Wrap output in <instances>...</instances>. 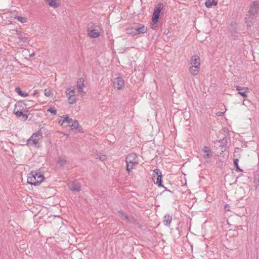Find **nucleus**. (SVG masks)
<instances>
[{
    "label": "nucleus",
    "instance_id": "1",
    "mask_svg": "<svg viewBox=\"0 0 259 259\" xmlns=\"http://www.w3.org/2000/svg\"><path fill=\"white\" fill-rule=\"evenodd\" d=\"M44 175L36 171H32L29 173L27 177V183L33 186H38L44 181Z\"/></svg>",
    "mask_w": 259,
    "mask_h": 259
},
{
    "label": "nucleus",
    "instance_id": "2",
    "mask_svg": "<svg viewBox=\"0 0 259 259\" xmlns=\"http://www.w3.org/2000/svg\"><path fill=\"white\" fill-rule=\"evenodd\" d=\"M44 127L40 128L37 132L33 133L31 136L26 141V144L31 146L39 147L38 141L42 139V131Z\"/></svg>",
    "mask_w": 259,
    "mask_h": 259
},
{
    "label": "nucleus",
    "instance_id": "3",
    "mask_svg": "<svg viewBox=\"0 0 259 259\" xmlns=\"http://www.w3.org/2000/svg\"><path fill=\"white\" fill-rule=\"evenodd\" d=\"M162 173L161 170L159 169L156 168L153 170V174L152 176V179L154 182V183L156 184L158 187H163L164 188L165 191H169L171 192L170 190H166V188H165L163 185L162 184Z\"/></svg>",
    "mask_w": 259,
    "mask_h": 259
},
{
    "label": "nucleus",
    "instance_id": "4",
    "mask_svg": "<svg viewBox=\"0 0 259 259\" xmlns=\"http://www.w3.org/2000/svg\"><path fill=\"white\" fill-rule=\"evenodd\" d=\"M163 8V5L161 3H159L154 8L153 14L152 21L153 23L157 24L160 16V14L161 10Z\"/></svg>",
    "mask_w": 259,
    "mask_h": 259
},
{
    "label": "nucleus",
    "instance_id": "5",
    "mask_svg": "<svg viewBox=\"0 0 259 259\" xmlns=\"http://www.w3.org/2000/svg\"><path fill=\"white\" fill-rule=\"evenodd\" d=\"M118 213L123 220L126 221L128 223L135 224L137 223L136 219L133 216L127 215L123 210H119Z\"/></svg>",
    "mask_w": 259,
    "mask_h": 259
},
{
    "label": "nucleus",
    "instance_id": "6",
    "mask_svg": "<svg viewBox=\"0 0 259 259\" xmlns=\"http://www.w3.org/2000/svg\"><path fill=\"white\" fill-rule=\"evenodd\" d=\"M258 10L259 2L257 1H254L250 5L248 13L250 15L256 16L258 14Z\"/></svg>",
    "mask_w": 259,
    "mask_h": 259
},
{
    "label": "nucleus",
    "instance_id": "7",
    "mask_svg": "<svg viewBox=\"0 0 259 259\" xmlns=\"http://www.w3.org/2000/svg\"><path fill=\"white\" fill-rule=\"evenodd\" d=\"M124 85V81L121 77H118L114 79L113 85L117 90H121Z\"/></svg>",
    "mask_w": 259,
    "mask_h": 259
},
{
    "label": "nucleus",
    "instance_id": "8",
    "mask_svg": "<svg viewBox=\"0 0 259 259\" xmlns=\"http://www.w3.org/2000/svg\"><path fill=\"white\" fill-rule=\"evenodd\" d=\"M126 163H138V158L136 154L131 153L128 154L125 158Z\"/></svg>",
    "mask_w": 259,
    "mask_h": 259
},
{
    "label": "nucleus",
    "instance_id": "9",
    "mask_svg": "<svg viewBox=\"0 0 259 259\" xmlns=\"http://www.w3.org/2000/svg\"><path fill=\"white\" fill-rule=\"evenodd\" d=\"M134 28L136 29L135 31H136V33H134L135 34L144 33L147 31V28L142 24L138 23Z\"/></svg>",
    "mask_w": 259,
    "mask_h": 259
},
{
    "label": "nucleus",
    "instance_id": "10",
    "mask_svg": "<svg viewBox=\"0 0 259 259\" xmlns=\"http://www.w3.org/2000/svg\"><path fill=\"white\" fill-rule=\"evenodd\" d=\"M202 152L204 153V154L203 155V157L205 159L210 158L212 154V151L210 148L206 146L203 147V148L202 149Z\"/></svg>",
    "mask_w": 259,
    "mask_h": 259
},
{
    "label": "nucleus",
    "instance_id": "11",
    "mask_svg": "<svg viewBox=\"0 0 259 259\" xmlns=\"http://www.w3.org/2000/svg\"><path fill=\"white\" fill-rule=\"evenodd\" d=\"M14 113L16 115V116L18 118H20L21 120L23 121H26L28 119V115L26 114H24L22 111H19L17 110V108L14 109Z\"/></svg>",
    "mask_w": 259,
    "mask_h": 259
},
{
    "label": "nucleus",
    "instance_id": "12",
    "mask_svg": "<svg viewBox=\"0 0 259 259\" xmlns=\"http://www.w3.org/2000/svg\"><path fill=\"white\" fill-rule=\"evenodd\" d=\"M69 189L72 191L79 192L81 190V186L79 183L73 181L69 186Z\"/></svg>",
    "mask_w": 259,
    "mask_h": 259
},
{
    "label": "nucleus",
    "instance_id": "13",
    "mask_svg": "<svg viewBox=\"0 0 259 259\" xmlns=\"http://www.w3.org/2000/svg\"><path fill=\"white\" fill-rule=\"evenodd\" d=\"M189 64L192 65V66H200V61L199 57L197 55L192 56L190 59Z\"/></svg>",
    "mask_w": 259,
    "mask_h": 259
},
{
    "label": "nucleus",
    "instance_id": "14",
    "mask_svg": "<svg viewBox=\"0 0 259 259\" xmlns=\"http://www.w3.org/2000/svg\"><path fill=\"white\" fill-rule=\"evenodd\" d=\"M73 119L69 117L68 115L61 116V119L59 121V123L62 125L64 122H66L70 125L72 122Z\"/></svg>",
    "mask_w": 259,
    "mask_h": 259
},
{
    "label": "nucleus",
    "instance_id": "15",
    "mask_svg": "<svg viewBox=\"0 0 259 259\" xmlns=\"http://www.w3.org/2000/svg\"><path fill=\"white\" fill-rule=\"evenodd\" d=\"M88 34L91 38H97L100 35V32L97 29L88 30Z\"/></svg>",
    "mask_w": 259,
    "mask_h": 259
},
{
    "label": "nucleus",
    "instance_id": "16",
    "mask_svg": "<svg viewBox=\"0 0 259 259\" xmlns=\"http://www.w3.org/2000/svg\"><path fill=\"white\" fill-rule=\"evenodd\" d=\"M172 221V216L166 214L163 217V223L166 226H169Z\"/></svg>",
    "mask_w": 259,
    "mask_h": 259
},
{
    "label": "nucleus",
    "instance_id": "17",
    "mask_svg": "<svg viewBox=\"0 0 259 259\" xmlns=\"http://www.w3.org/2000/svg\"><path fill=\"white\" fill-rule=\"evenodd\" d=\"M200 69V66H191L189 67V72L190 73L195 76L198 74Z\"/></svg>",
    "mask_w": 259,
    "mask_h": 259
},
{
    "label": "nucleus",
    "instance_id": "18",
    "mask_svg": "<svg viewBox=\"0 0 259 259\" xmlns=\"http://www.w3.org/2000/svg\"><path fill=\"white\" fill-rule=\"evenodd\" d=\"M85 87L84 80L82 78H79L77 80V88L78 92H82L83 89Z\"/></svg>",
    "mask_w": 259,
    "mask_h": 259
},
{
    "label": "nucleus",
    "instance_id": "19",
    "mask_svg": "<svg viewBox=\"0 0 259 259\" xmlns=\"http://www.w3.org/2000/svg\"><path fill=\"white\" fill-rule=\"evenodd\" d=\"M45 1L50 6L53 8H57L60 5L59 0H45Z\"/></svg>",
    "mask_w": 259,
    "mask_h": 259
},
{
    "label": "nucleus",
    "instance_id": "20",
    "mask_svg": "<svg viewBox=\"0 0 259 259\" xmlns=\"http://www.w3.org/2000/svg\"><path fill=\"white\" fill-rule=\"evenodd\" d=\"M255 17V16L250 15L249 14L248 17H246L245 18V23L247 24V26L250 27L251 25H252Z\"/></svg>",
    "mask_w": 259,
    "mask_h": 259
},
{
    "label": "nucleus",
    "instance_id": "21",
    "mask_svg": "<svg viewBox=\"0 0 259 259\" xmlns=\"http://www.w3.org/2000/svg\"><path fill=\"white\" fill-rule=\"evenodd\" d=\"M15 91L19 96L22 97H26L28 96V94L27 93L23 92L19 87H17L15 88Z\"/></svg>",
    "mask_w": 259,
    "mask_h": 259
},
{
    "label": "nucleus",
    "instance_id": "22",
    "mask_svg": "<svg viewBox=\"0 0 259 259\" xmlns=\"http://www.w3.org/2000/svg\"><path fill=\"white\" fill-rule=\"evenodd\" d=\"M25 105V104L22 102H18L15 105L14 109L17 108V110L22 111H23Z\"/></svg>",
    "mask_w": 259,
    "mask_h": 259
},
{
    "label": "nucleus",
    "instance_id": "23",
    "mask_svg": "<svg viewBox=\"0 0 259 259\" xmlns=\"http://www.w3.org/2000/svg\"><path fill=\"white\" fill-rule=\"evenodd\" d=\"M242 89L244 90L243 92H239L238 93V94L241 95L243 98H246L247 97V93L249 92L248 88L247 87H243Z\"/></svg>",
    "mask_w": 259,
    "mask_h": 259
},
{
    "label": "nucleus",
    "instance_id": "24",
    "mask_svg": "<svg viewBox=\"0 0 259 259\" xmlns=\"http://www.w3.org/2000/svg\"><path fill=\"white\" fill-rule=\"evenodd\" d=\"M66 93L67 95V96H75V90L74 89L71 88H68L66 90Z\"/></svg>",
    "mask_w": 259,
    "mask_h": 259
},
{
    "label": "nucleus",
    "instance_id": "25",
    "mask_svg": "<svg viewBox=\"0 0 259 259\" xmlns=\"http://www.w3.org/2000/svg\"><path fill=\"white\" fill-rule=\"evenodd\" d=\"M227 139L226 137H225V138H223L222 140H220L219 141H218V142L219 143H221V145H220V146L222 147V150L223 148L225 149L226 148L227 143Z\"/></svg>",
    "mask_w": 259,
    "mask_h": 259
},
{
    "label": "nucleus",
    "instance_id": "26",
    "mask_svg": "<svg viewBox=\"0 0 259 259\" xmlns=\"http://www.w3.org/2000/svg\"><path fill=\"white\" fill-rule=\"evenodd\" d=\"M138 163H126V170L130 174L131 170L134 168V167L137 165Z\"/></svg>",
    "mask_w": 259,
    "mask_h": 259
},
{
    "label": "nucleus",
    "instance_id": "27",
    "mask_svg": "<svg viewBox=\"0 0 259 259\" xmlns=\"http://www.w3.org/2000/svg\"><path fill=\"white\" fill-rule=\"evenodd\" d=\"M71 130H75L78 127L79 123L76 120H72V122L69 125Z\"/></svg>",
    "mask_w": 259,
    "mask_h": 259
},
{
    "label": "nucleus",
    "instance_id": "28",
    "mask_svg": "<svg viewBox=\"0 0 259 259\" xmlns=\"http://www.w3.org/2000/svg\"><path fill=\"white\" fill-rule=\"evenodd\" d=\"M217 2L215 1H206L205 5L207 8H210L212 6H216L217 5Z\"/></svg>",
    "mask_w": 259,
    "mask_h": 259
},
{
    "label": "nucleus",
    "instance_id": "29",
    "mask_svg": "<svg viewBox=\"0 0 259 259\" xmlns=\"http://www.w3.org/2000/svg\"><path fill=\"white\" fill-rule=\"evenodd\" d=\"M253 183L255 185V188H257L259 186V174L254 176Z\"/></svg>",
    "mask_w": 259,
    "mask_h": 259
},
{
    "label": "nucleus",
    "instance_id": "30",
    "mask_svg": "<svg viewBox=\"0 0 259 259\" xmlns=\"http://www.w3.org/2000/svg\"><path fill=\"white\" fill-rule=\"evenodd\" d=\"M136 29H135L134 27H132L130 28H128L126 29V33L131 34L132 36H135L137 34H135L134 33H136V31H135Z\"/></svg>",
    "mask_w": 259,
    "mask_h": 259
},
{
    "label": "nucleus",
    "instance_id": "31",
    "mask_svg": "<svg viewBox=\"0 0 259 259\" xmlns=\"http://www.w3.org/2000/svg\"><path fill=\"white\" fill-rule=\"evenodd\" d=\"M18 39L19 40L20 42H22L25 43L27 42L28 39L27 37H23L20 33H18Z\"/></svg>",
    "mask_w": 259,
    "mask_h": 259
},
{
    "label": "nucleus",
    "instance_id": "32",
    "mask_svg": "<svg viewBox=\"0 0 259 259\" xmlns=\"http://www.w3.org/2000/svg\"><path fill=\"white\" fill-rule=\"evenodd\" d=\"M68 103L70 104H73L76 103V99L75 96H67Z\"/></svg>",
    "mask_w": 259,
    "mask_h": 259
},
{
    "label": "nucleus",
    "instance_id": "33",
    "mask_svg": "<svg viewBox=\"0 0 259 259\" xmlns=\"http://www.w3.org/2000/svg\"><path fill=\"white\" fill-rule=\"evenodd\" d=\"M238 161H239V160L238 159H235L234 160V166L235 167V169L236 171H242L243 170L242 169H241L239 166Z\"/></svg>",
    "mask_w": 259,
    "mask_h": 259
},
{
    "label": "nucleus",
    "instance_id": "34",
    "mask_svg": "<svg viewBox=\"0 0 259 259\" xmlns=\"http://www.w3.org/2000/svg\"><path fill=\"white\" fill-rule=\"evenodd\" d=\"M66 160L62 157H59V160H58V163L61 166H63L66 163Z\"/></svg>",
    "mask_w": 259,
    "mask_h": 259
},
{
    "label": "nucleus",
    "instance_id": "35",
    "mask_svg": "<svg viewBox=\"0 0 259 259\" xmlns=\"http://www.w3.org/2000/svg\"><path fill=\"white\" fill-rule=\"evenodd\" d=\"M16 19L22 23H24L27 21L25 18L21 16H18Z\"/></svg>",
    "mask_w": 259,
    "mask_h": 259
},
{
    "label": "nucleus",
    "instance_id": "36",
    "mask_svg": "<svg viewBox=\"0 0 259 259\" xmlns=\"http://www.w3.org/2000/svg\"><path fill=\"white\" fill-rule=\"evenodd\" d=\"M45 95L47 97H50L52 94V91L50 90L45 89L44 91Z\"/></svg>",
    "mask_w": 259,
    "mask_h": 259
},
{
    "label": "nucleus",
    "instance_id": "37",
    "mask_svg": "<svg viewBox=\"0 0 259 259\" xmlns=\"http://www.w3.org/2000/svg\"><path fill=\"white\" fill-rule=\"evenodd\" d=\"M47 112H51L55 115L56 114L57 110L55 108H51L47 110Z\"/></svg>",
    "mask_w": 259,
    "mask_h": 259
},
{
    "label": "nucleus",
    "instance_id": "38",
    "mask_svg": "<svg viewBox=\"0 0 259 259\" xmlns=\"http://www.w3.org/2000/svg\"><path fill=\"white\" fill-rule=\"evenodd\" d=\"M97 159H99V160L104 161L107 159V157L105 155H102L97 157Z\"/></svg>",
    "mask_w": 259,
    "mask_h": 259
},
{
    "label": "nucleus",
    "instance_id": "39",
    "mask_svg": "<svg viewBox=\"0 0 259 259\" xmlns=\"http://www.w3.org/2000/svg\"><path fill=\"white\" fill-rule=\"evenodd\" d=\"M224 208L226 211H230V206L229 204H226L224 206Z\"/></svg>",
    "mask_w": 259,
    "mask_h": 259
},
{
    "label": "nucleus",
    "instance_id": "40",
    "mask_svg": "<svg viewBox=\"0 0 259 259\" xmlns=\"http://www.w3.org/2000/svg\"><path fill=\"white\" fill-rule=\"evenodd\" d=\"M242 88L243 87H240V86H238V85H237L236 87V90H237V91L243 90V89H242Z\"/></svg>",
    "mask_w": 259,
    "mask_h": 259
},
{
    "label": "nucleus",
    "instance_id": "41",
    "mask_svg": "<svg viewBox=\"0 0 259 259\" xmlns=\"http://www.w3.org/2000/svg\"><path fill=\"white\" fill-rule=\"evenodd\" d=\"M224 112H219L217 114L218 116H222L224 114Z\"/></svg>",
    "mask_w": 259,
    "mask_h": 259
},
{
    "label": "nucleus",
    "instance_id": "42",
    "mask_svg": "<svg viewBox=\"0 0 259 259\" xmlns=\"http://www.w3.org/2000/svg\"><path fill=\"white\" fill-rule=\"evenodd\" d=\"M156 25L157 24H155L154 23L152 24L151 26L152 29H155L156 27Z\"/></svg>",
    "mask_w": 259,
    "mask_h": 259
},
{
    "label": "nucleus",
    "instance_id": "43",
    "mask_svg": "<svg viewBox=\"0 0 259 259\" xmlns=\"http://www.w3.org/2000/svg\"><path fill=\"white\" fill-rule=\"evenodd\" d=\"M80 95L83 96L85 94V93L82 91V92H78Z\"/></svg>",
    "mask_w": 259,
    "mask_h": 259
},
{
    "label": "nucleus",
    "instance_id": "44",
    "mask_svg": "<svg viewBox=\"0 0 259 259\" xmlns=\"http://www.w3.org/2000/svg\"><path fill=\"white\" fill-rule=\"evenodd\" d=\"M33 56V54H31V55H30V57H32V56Z\"/></svg>",
    "mask_w": 259,
    "mask_h": 259
},
{
    "label": "nucleus",
    "instance_id": "45",
    "mask_svg": "<svg viewBox=\"0 0 259 259\" xmlns=\"http://www.w3.org/2000/svg\"><path fill=\"white\" fill-rule=\"evenodd\" d=\"M210 0H208L207 1H209Z\"/></svg>",
    "mask_w": 259,
    "mask_h": 259
}]
</instances>
